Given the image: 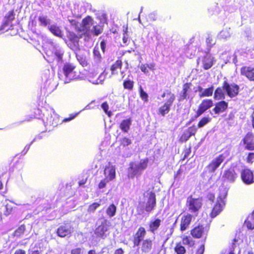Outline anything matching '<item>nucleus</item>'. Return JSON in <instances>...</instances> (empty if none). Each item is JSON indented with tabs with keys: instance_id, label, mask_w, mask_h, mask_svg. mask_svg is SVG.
<instances>
[{
	"instance_id": "obj_44",
	"label": "nucleus",
	"mask_w": 254,
	"mask_h": 254,
	"mask_svg": "<svg viewBox=\"0 0 254 254\" xmlns=\"http://www.w3.org/2000/svg\"><path fill=\"white\" fill-rule=\"evenodd\" d=\"M103 31V28L100 25H96L93 26V29L91 31L92 34L94 36H98L99 34H101Z\"/></svg>"
},
{
	"instance_id": "obj_40",
	"label": "nucleus",
	"mask_w": 254,
	"mask_h": 254,
	"mask_svg": "<svg viewBox=\"0 0 254 254\" xmlns=\"http://www.w3.org/2000/svg\"><path fill=\"white\" fill-rule=\"evenodd\" d=\"M211 121V118L209 117H203L202 118L197 124V127L201 128L208 124Z\"/></svg>"
},
{
	"instance_id": "obj_14",
	"label": "nucleus",
	"mask_w": 254,
	"mask_h": 254,
	"mask_svg": "<svg viewBox=\"0 0 254 254\" xmlns=\"http://www.w3.org/2000/svg\"><path fill=\"white\" fill-rule=\"evenodd\" d=\"M241 178L244 183L250 185L254 182V175L253 171L246 168L241 170Z\"/></svg>"
},
{
	"instance_id": "obj_60",
	"label": "nucleus",
	"mask_w": 254,
	"mask_h": 254,
	"mask_svg": "<svg viewBox=\"0 0 254 254\" xmlns=\"http://www.w3.org/2000/svg\"><path fill=\"white\" fill-rule=\"evenodd\" d=\"M42 251L40 249L37 248L36 249H34L33 250L28 251V254H41Z\"/></svg>"
},
{
	"instance_id": "obj_19",
	"label": "nucleus",
	"mask_w": 254,
	"mask_h": 254,
	"mask_svg": "<svg viewBox=\"0 0 254 254\" xmlns=\"http://www.w3.org/2000/svg\"><path fill=\"white\" fill-rule=\"evenodd\" d=\"M14 205L11 202L1 203L0 204V215L7 216L12 214L14 208Z\"/></svg>"
},
{
	"instance_id": "obj_16",
	"label": "nucleus",
	"mask_w": 254,
	"mask_h": 254,
	"mask_svg": "<svg viewBox=\"0 0 254 254\" xmlns=\"http://www.w3.org/2000/svg\"><path fill=\"white\" fill-rule=\"evenodd\" d=\"M193 216L190 213L183 215L180 220V230L183 232L188 229L192 220Z\"/></svg>"
},
{
	"instance_id": "obj_52",
	"label": "nucleus",
	"mask_w": 254,
	"mask_h": 254,
	"mask_svg": "<svg viewBox=\"0 0 254 254\" xmlns=\"http://www.w3.org/2000/svg\"><path fill=\"white\" fill-rule=\"evenodd\" d=\"M25 230V227L24 225L20 226L15 231V235H20L23 234Z\"/></svg>"
},
{
	"instance_id": "obj_22",
	"label": "nucleus",
	"mask_w": 254,
	"mask_h": 254,
	"mask_svg": "<svg viewBox=\"0 0 254 254\" xmlns=\"http://www.w3.org/2000/svg\"><path fill=\"white\" fill-rule=\"evenodd\" d=\"M228 108V103L224 100H222L215 104L212 112L213 114L218 115L225 112Z\"/></svg>"
},
{
	"instance_id": "obj_10",
	"label": "nucleus",
	"mask_w": 254,
	"mask_h": 254,
	"mask_svg": "<svg viewBox=\"0 0 254 254\" xmlns=\"http://www.w3.org/2000/svg\"><path fill=\"white\" fill-rule=\"evenodd\" d=\"M213 105V101L210 99H205L202 100L196 112L195 117L198 118Z\"/></svg>"
},
{
	"instance_id": "obj_28",
	"label": "nucleus",
	"mask_w": 254,
	"mask_h": 254,
	"mask_svg": "<svg viewBox=\"0 0 254 254\" xmlns=\"http://www.w3.org/2000/svg\"><path fill=\"white\" fill-rule=\"evenodd\" d=\"M82 37V34L76 35L73 32H68L67 34L68 40L75 47L78 46L79 40Z\"/></svg>"
},
{
	"instance_id": "obj_32",
	"label": "nucleus",
	"mask_w": 254,
	"mask_h": 254,
	"mask_svg": "<svg viewBox=\"0 0 254 254\" xmlns=\"http://www.w3.org/2000/svg\"><path fill=\"white\" fill-rule=\"evenodd\" d=\"M222 86L218 87L215 89L213 96L215 100H220L225 99V95Z\"/></svg>"
},
{
	"instance_id": "obj_23",
	"label": "nucleus",
	"mask_w": 254,
	"mask_h": 254,
	"mask_svg": "<svg viewBox=\"0 0 254 254\" xmlns=\"http://www.w3.org/2000/svg\"><path fill=\"white\" fill-rule=\"evenodd\" d=\"M92 26H93V20L91 16H87L82 20V31L84 32V34L88 35Z\"/></svg>"
},
{
	"instance_id": "obj_4",
	"label": "nucleus",
	"mask_w": 254,
	"mask_h": 254,
	"mask_svg": "<svg viewBox=\"0 0 254 254\" xmlns=\"http://www.w3.org/2000/svg\"><path fill=\"white\" fill-rule=\"evenodd\" d=\"M187 203L189 210L197 215L202 206V198H193L190 196L187 200Z\"/></svg>"
},
{
	"instance_id": "obj_18",
	"label": "nucleus",
	"mask_w": 254,
	"mask_h": 254,
	"mask_svg": "<svg viewBox=\"0 0 254 254\" xmlns=\"http://www.w3.org/2000/svg\"><path fill=\"white\" fill-rule=\"evenodd\" d=\"M197 131V128L194 125L191 127H189L182 134L179 141L181 142H186L189 138L192 136H194Z\"/></svg>"
},
{
	"instance_id": "obj_37",
	"label": "nucleus",
	"mask_w": 254,
	"mask_h": 254,
	"mask_svg": "<svg viewBox=\"0 0 254 254\" xmlns=\"http://www.w3.org/2000/svg\"><path fill=\"white\" fill-rule=\"evenodd\" d=\"M134 84V81L129 79L125 80L123 83L124 88L128 91H131L133 89Z\"/></svg>"
},
{
	"instance_id": "obj_30",
	"label": "nucleus",
	"mask_w": 254,
	"mask_h": 254,
	"mask_svg": "<svg viewBox=\"0 0 254 254\" xmlns=\"http://www.w3.org/2000/svg\"><path fill=\"white\" fill-rule=\"evenodd\" d=\"M131 123L132 120L131 118L123 120L120 124V128L123 132L127 133L130 129Z\"/></svg>"
},
{
	"instance_id": "obj_50",
	"label": "nucleus",
	"mask_w": 254,
	"mask_h": 254,
	"mask_svg": "<svg viewBox=\"0 0 254 254\" xmlns=\"http://www.w3.org/2000/svg\"><path fill=\"white\" fill-rule=\"evenodd\" d=\"M183 153H184V156L181 159L182 161L185 160L186 158H187L190 156V153H191V147L190 146L187 148L184 149L183 150Z\"/></svg>"
},
{
	"instance_id": "obj_2",
	"label": "nucleus",
	"mask_w": 254,
	"mask_h": 254,
	"mask_svg": "<svg viewBox=\"0 0 254 254\" xmlns=\"http://www.w3.org/2000/svg\"><path fill=\"white\" fill-rule=\"evenodd\" d=\"M63 73L66 78V82L80 78V72L73 64L66 63L63 67Z\"/></svg>"
},
{
	"instance_id": "obj_5",
	"label": "nucleus",
	"mask_w": 254,
	"mask_h": 254,
	"mask_svg": "<svg viewBox=\"0 0 254 254\" xmlns=\"http://www.w3.org/2000/svg\"><path fill=\"white\" fill-rule=\"evenodd\" d=\"M14 19L15 13L13 9L9 11L4 16L3 20L0 26V31L2 33L6 31L8 29V27L12 26V22Z\"/></svg>"
},
{
	"instance_id": "obj_24",
	"label": "nucleus",
	"mask_w": 254,
	"mask_h": 254,
	"mask_svg": "<svg viewBox=\"0 0 254 254\" xmlns=\"http://www.w3.org/2000/svg\"><path fill=\"white\" fill-rule=\"evenodd\" d=\"M237 177V175L235 170L233 169H229L224 171L222 175L223 181H226L230 183H233L235 181Z\"/></svg>"
},
{
	"instance_id": "obj_49",
	"label": "nucleus",
	"mask_w": 254,
	"mask_h": 254,
	"mask_svg": "<svg viewBox=\"0 0 254 254\" xmlns=\"http://www.w3.org/2000/svg\"><path fill=\"white\" fill-rule=\"evenodd\" d=\"M139 93L140 98L144 101H148V94L143 90L141 87L139 89Z\"/></svg>"
},
{
	"instance_id": "obj_13",
	"label": "nucleus",
	"mask_w": 254,
	"mask_h": 254,
	"mask_svg": "<svg viewBox=\"0 0 254 254\" xmlns=\"http://www.w3.org/2000/svg\"><path fill=\"white\" fill-rule=\"evenodd\" d=\"M202 67L204 70L210 69L214 64L216 60L215 58L210 54L203 56L200 59Z\"/></svg>"
},
{
	"instance_id": "obj_54",
	"label": "nucleus",
	"mask_w": 254,
	"mask_h": 254,
	"mask_svg": "<svg viewBox=\"0 0 254 254\" xmlns=\"http://www.w3.org/2000/svg\"><path fill=\"white\" fill-rule=\"evenodd\" d=\"M34 113L36 115H34L31 118H39L41 117L42 114V111L39 108L34 109Z\"/></svg>"
},
{
	"instance_id": "obj_20",
	"label": "nucleus",
	"mask_w": 254,
	"mask_h": 254,
	"mask_svg": "<svg viewBox=\"0 0 254 254\" xmlns=\"http://www.w3.org/2000/svg\"><path fill=\"white\" fill-rule=\"evenodd\" d=\"M149 197L145 206V210L147 212H151L155 208L156 205L155 193L151 191L149 192Z\"/></svg>"
},
{
	"instance_id": "obj_59",
	"label": "nucleus",
	"mask_w": 254,
	"mask_h": 254,
	"mask_svg": "<svg viewBox=\"0 0 254 254\" xmlns=\"http://www.w3.org/2000/svg\"><path fill=\"white\" fill-rule=\"evenodd\" d=\"M70 254H82L81 249L80 248H76L71 250Z\"/></svg>"
},
{
	"instance_id": "obj_64",
	"label": "nucleus",
	"mask_w": 254,
	"mask_h": 254,
	"mask_svg": "<svg viewBox=\"0 0 254 254\" xmlns=\"http://www.w3.org/2000/svg\"><path fill=\"white\" fill-rule=\"evenodd\" d=\"M124 251L122 248L117 249L114 253V254H123Z\"/></svg>"
},
{
	"instance_id": "obj_25",
	"label": "nucleus",
	"mask_w": 254,
	"mask_h": 254,
	"mask_svg": "<svg viewBox=\"0 0 254 254\" xmlns=\"http://www.w3.org/2000/svg\"><path fill=\"white\" fill-rule=\"evenodd\" d=\"M153 248V240L146 239L140 243V250L142 254H147L151 252Z\"/></svg>"
},
{
	"instance_id": "obj_7",
	"label": "nucleus",
	"mask_w": 254,
	"mask_h": 254,
	"mask_svg": "<svg viewBox=\"0 0 254 254\" xmlns=\"http://www.w3.org/2000/svg\"><path fill=\"white\" fill-rule=\"evenodd\" d=\"M222 88L226 91L227 95L230 98H233L237 96L240 89L238 85L235 83L230 84L227 80L223 82Z\"/></svg>"
},
{
	"instance_id": "obj_36",
	"label": "nucleus",
	"mask_w": 254,
	"mask_h": 254,
	"mask_svg": "<svg viewBox=\"0 0 254 254\" xmlns=\"http://www.w3.org/2000/svg\"><path fill=\"white\" fill-rule=\"evenodd\" d=\"M49 30L55 36L61 37L62 36V32L60 28L55 25H51L48 27Z\"/></svg>"
},
{
	"instance_id": "obj_27",
	"label": "nucleus",
	"mask_w": 254,
	"mask_h": 254,
	"mask_svg": "<svg viewBox=\"0 0 254 254\" xmlns=\"http://www.w3.org/2000/svg\"><path fill=\"white\" fill-rule=\"evenodd\" d=\"M161 220L159 218H156L151 220L148 224L149 231L152 233H154L158 230L161 226Z\"/></svg>"
},
{
	"instance_id": "obj_8",
	"label": "nucleus",
	"mask_w": 254,
	"mask_h": 254,
	"mask_svg": "<svg viewBox=\"0 0 254 254\" xmlns=\"http://www.w3.org/2000/svg\"><path fill=\"white\" fill-rule=\"evenodd\" d=\"M146 235L145 228L140 226L132 237V243L134 247L138 246L144 240V238Z\"/></svg>"
},
{
	"instance_id": "obj_46",
	"label": "nucleus",
	"mask_w": 254,
	"mask_h": 254,
	"mask_svg": "<svg viewBox=\"0 0 254 254\" xmlns=\"http://www.w3.org/2000/svg\"><path fill=\"white\" fill-rule=\"evenodd\" d=\"M132 143L131 140L127 137H124L120 140V145L125 147L129 145H130Z\"/></svg>"
},
{
	"instance_id": "obj_56",
	"label": "nucleus",
	"mask_w": 254,
	"mask_h": 254,
	"mask_svg": "<svg viewBox=\"0 0 254 254\" xmlns=\"http://www.w3.org/2000/svg\"><path fill=\"white\" fill-rule=\"evenodd\" d=\"M206 198L210 201L213 202L215 199V194L211 192H208L207 194Z\"/></svg>"
},
{
	"instance_id": "obj_15",
	"label": "nucleus",
	"mask_w": 254,
	"mask_h": 254,
	"mask_svg": "<svg viewBox=\"0 0 254 254\" xmlns=\"http://www.w3.org/2000/svg\"><path fill=\"white\" fill-rule=\"evenodd\" d=\"M72 232V228L67 224L60 226L57 230V235L61 238L69 237Z\"/></svg>"
},
{
	"instance_id": "obj_43",
	"label": "nucleus",
	"mask_w": 254,
	"mask_h": 254,
	"mask_svg": "<svg viewBox=\"0 0 254 254\" xmlns=\"http://www.w3.org/2000/svg\"><path fill=\"white\" fill-rule=\"evenodd\" d=\"M101 205L100 202H93L89 205L87 208V212L89 213H93Z\"/></svg>"
},
{
	"instance_id": "obj_41",
	"label": "nucleus",
	"mask_w": 254,
	"mask_h": 254,
	"mask_svg": "<svg viewBox=\"0 0 254 254\" xmlns=\"http://www.w3.org/2000/svg\"><path fill=\"white\" fill-rule=\"evenodd\" d=\"M245 225L250 230L254 229V218L253 217H249L245 221Z\"/></svg>"
},
{
	"instance_id": "obj_17",
	"label": "nucleus",
	"mask_w": 254,
	"mask_h": 254,
	"mask_svg": "<svg viewBox=\"0 0 254 254\" xmlns=\"http://www.w3.org/2000/svg\"><path fill=\"white\" fill-rule=\"evenodd\" d=\"M241 74L250 81H254V66H243L240 69Z\"/></svg>"
},
{
	"instance_id": "obj_57",
	"label": "nucleus",
	"mask_w": 254,
	"mask_h": 254,
	"mask_svg": "<svg viewBox=\"0 0 254 254\" xmlns=\"http://www.w3.org/2000/svg\"><path fill=\"white\" fill-rule=\"evenodd\" d=\"M206 43L207 46L209 47H212L213 45H214V42H213L212 38L211 37L208 36L206 39Z\"/></svg>"
},
{
	"instance_id": "obj_38",
	"label": "nucleus",
	"mask_w": 254,
	"mask_h": 254,
	"mask_svg": "<svg viewBox=\"0 0 254 254\" xmlns=\"http://www.w3.org/2000/svg\"><path fill=\"white\" fill-rule=\"evenodd\" d=\"M38 20L41 26H46L50 23V20L46 15H40L38 18Z\"/></svg>"
},
{
	"instance_id": "obj_42",
	"label": "nucleus",
	"mask_w": 254,
	"mask_h": 254,
	"mask_svg": "<svg viewBox=\"0 0 254 254\" xmlns=\"http://www.w3.org/2000/svg\"><path fill=\"white\" fill-rule=\"evenodd\" d=\"M182 241L184 244L188 245L190 247H192L194 245V241L192 240L190 237L188 236H185L182 238Z\"/></svg>"
},
{
	"instance_id": "obj_53",
	"label": "nucleus",
	"mask_w": 254,
	"mask_h": 254,
	"mask_svg": "<svg viewBox=\"0 0 254 254\" xmlns=\"http://www.w3.org/2000/svg\"><path fill=\"white\" fill-rule=\"evenodd\" d=\"M108 182V180H107V179H105L101 180V181L99 182L98 185V189H101L105 188Z\"/></svg>"
},
{
	"instance_id": "obj_58",
	"label": "nucleus",
	"mask_w": 254,
	"mask_h": 254,
	"mask_svg": "<svg viewBox=\"0 0 254 254\" xmlns=\"http://www.w3.org/2000/svg\"><path fill=\"white\" fill-rule=\"evenodd\" d=\"M205 250L204 244H203L197 249L195 254H203Z\"/></svg>"
},
{
	"instance_id": "obj_33",
	"label": "nucleus",
	"mask_w": 254,
	"mask_h": 254,
	"mask_svg": "<svg viewBox=\"0 0 254 254\" xmlns=\"http://www.w3.org/2000/svg\"><path fill=\"white\" fill-rule=\"evenodd\" d=\"M174 250L176 254H186L187 251L181 242L177 243L174 247Z\"/></svg>"
},
{
	"instance_id": "obj_6",
	"label": "nucleus",
	"mask_w": 254,
	"mask_h": 254,
	"mask_svg": "<svg viewBox=\"0 0 254 254\" xmlns=\"http://www.w3.org/2000/svg\"><path fill=\"white\" fill-rule=\"evenodd\" d=\"M190 232L191 236L195 239H200L204 237L206 239L208 234V230L205 227L200 224L191 229Z\"/></svg>"
},
{
	"instance_id": "obj_9",
	"label": "nucleus",
	"mask_w": 254,
	"mask_h": 254,
	"mask_svg": "<svg viewBox=\"0 0 254 254\" xmlns=\"http://www.w3.org/2000/svg\"><path fill=\"white\" fill-rule=\"evenodd\" d=\"M225 159L223 154H219L213 159L206 166V168L209 173H214L219 167Z\"/></svg>"
},
{
	"instance_id": "obj_26",
	"label": "nucleus",
	"mask_w": 254,
	"mask_h": 254,
	"mask_svg": "<svg viewBox=\"0 0 254 254\" xmlns=\"http://www.w3.org/2000/svg\"><path fill=\"white\" fill-rule=\"evenodd\" d=\"M141 174V172H140L136 167V164L133 162H130L128 168V178L129 179H133L135 176H140Z\"/></svg>"
},
{
	"instance_id": "obj_3",
	"label": "nucleus",
	"mask_w": 254,
	"mask_h": 254,
	"mask_svg": "<svg viewBox=\"0 0 254 254\" xmlns=\"http://www.w3.org/2000/svg\"><path fill=\"white\" fill-rule=\"evenodd\" d=\"M227 195V192L225 190L222 193L219 194L217 201L210 213V216L211 218L215 217L223 210L226 204L224 199L226 198Z\"/></svg>"
},
{
	"instance_id": "obj_1",
	"label": "nucleus",
	"mask_w": 254,
	"mask_h": 254,
	"mask_svg": "<svg viewBox=\"0 0 254 254\" xmlns=\"http://www.w3.org/2000/svg\"><path fill=\"white\" fill-rule=\"evenodd\" d=\"M166 96L167 97L168 99L158 109V115L163 117H164L169 113L176 98L175 94L169 90H166L161 95L162 98H164Z\"/></svg>"
},
{
	"instance_id": "obj_63",
	"label": "nucleus",
	"mask_w": 254,
	"mask_h": 254,
	"mask_svg": "<svg viewBox=\"0 0 254 254\" xmlns=\"http://www.w3.org/2000/svg\"><path fill=\"white\" fill-rule=\"evenodd\" d=\"M251 120H252V125L253 128H254V111L251 114Z\"/></svg>"
},
{
	"instance_id": "obj_29",
	"label": "nucleus",
	"mask_w": 254,
	"mask_h": 254,
	"mask_svg": "<svg viewBox=\"0 0 254 254\" xmlns=\"http://www.w3.org/2000/svg\"><path fill=\"white\" fill-rule=\"evenodd\" d=\"M123 62L121 59H118L113 64H112L110 67L111 74L117 75L118 74V71L122 68Z\"/></svg>"
},
{
	"instance_id": "obj_55",
	"label": "nucleus",
	"mask_w": 254,
	"mask_h": 254,
	"mask_svg": "<svg viewBox=\"0 0 254 254\" xmlns=\"http://www.w3.org/2000/svg\"><path fill=\"white\" fill-rule=\"evenodd\" d=\"M254 152H249L247 157V161L249 163L252 164L254 162Z\"/></svg>"
},
{
	"instance_id": "obj_35",
	"label": "nucleus",
	"mask_w": 254,
	"mask_h": 254,
	"mask_svg": "<svg viewBox=\"0 0 254 254\" xmlns=\"http://www.w3.org/2000/svg\"><path fill=\"white\" fill-rule=\"evenodd\" d=\"M117 211V207L115 205L112 203L109 205L106 209V212L107 215L110 217H113L115 215Z\"/></svg>"
},
{
	"instance_id": "obj_48",
	"label": "nucleus",
	"mask_w": 254,
	"mask_h": 254,
	"mask_svg": "<svg viewBox=\"0 0 254 254\" xmlns=\"http://www.w3.org/2000/svg\"><path fill=\"white\" fill-rule=\"evenodd\" d=\"M108 177L109 178V180H112L115 178L116 171L114 167L112 166L109 168Z\"/></svg>"
},
{
	"instance_id": "obj_31",
	"label": "nucleus",
	"mask_w": 254,
	"mask_h": 254,
	"mask_svg": "<svg viewBox=\"0 0 254 254\" xmlns=\"http://www.w3.org/2000/svg\"><path fill=\"white\" fill-rule=\"evenodd\" d=\"M139 67L141 71L145 74L148 73L149 69L152 71H154L156 69V64L154 63L141 64Z\"/></svg>"
},
{
	"instance_id": "obj_47",
	"label": "nucleus",
	"mask_w": 254,
	"mask_h": 254,
	"mask_svg": "<svg viewBox=\"0 0 254 254\" xmlns=\"http://www.w3.org/2000/svg\"><path fill=\"white\" fill-rule=\"evenodd\" d=\"M102 108L103 109L105 113L109 117H111L112 112L109 111V105L107 102H103L101 105Z\"/></svg>"
},
{
	"instance_id": "obj_51",
	"label": "nucleus",
	"mask_w": 254,
	"mask_h": 254,
	"mask_svg": "<svg viewBox=\"0 0 254 254\" xmlns=\"http://www.w3.org/2000/svg\"><path fill=\"white\" fill-rule=\"evenodd\" d=\"M234 118H235L234 113L233 112H231L229 113L227 117L225 118L224 120L227 123L230 124L234 120Z\"/></svg>"
},
{
	"instance_id": "obj_62",
	"label": "nucleus",
	"mask_w": 254,
	"mask_h": 254,
	"mask_svg": "<svg viewBox=\"0 0 254 254\" xmlns=\"http://www.w3.org/2000/svg\"><path fill=\"white\" fill-rule=\"evenodd\" d=\"M14 254H26V251L23 249H18L15 251Z\"/></svg>"
},
{
	"instance_id": "obj_61",
	"label": "nucleus",
	"mask_w": 254,
	"mask_h": 254,
	"mask_svg": "<svg viewBox=\"0 0 254 254\" xmlns=\"http://www.w3.org/2000/svg\"><path fill=\"white\" fill-rule=\"evenodd\" d=\"M127 29H126V31H125L124 35L123 37V42L124 44H127V43L128 41V37L127 36Z\"/></svg>"
},
{
	"instance_id": "obj_11",
	"label": "nucleus",
	"mask_w": 254,
	"mask_h": 254,
	"mask_svg": "<svg viewBox=\"0 0 254 254\" xmlns=\"http://www.w3.org/2000/svg\"><path fill=\"white\" fill-rule=\"evenodd\" d=\"M241 143L246 150H254V134L252 132H247L242 139Z\"/></svg>"
},
{
	"instance_id": "obj_45",
	"label": "nucleus",
	"mask_w": 254,
	"mask_h": 254,
	"mask_svg": "<svg viewBox=\"0 0 254 254\" xmlns=\"http://www.w3.org/2000/svg\"><path fill=\"white\" fill-rule=\"evenodd\" d=\"M53 53L58 62L63 61V56L64 53L63 51L56 49Z\"/></svg>"
},
{
	"instance_id": "obj_21",
	"label": "nucleus",
	"mask_w": 254,
	"mask_h": 254,
	"mask_svg": "<svg viewBox=\"0 0 254 254\" xmlns=\"http://www.w3.org/2000/svg\"><path fill=\"white\" fill-rule=\"evenodd\" d=\"M191 86L192 83L191 82H186L183 84L182 90L178 97V100L179 101L188 99L189 98L190 93L191 91Z\"/></svg>"
},
{
	"instance_id": "obj_12",
	"label": "nucleus",
	"mask_w": 254,
	"mask_h": 254,
	"mask_svg": "<svg viewBox=\"0 0 254 254\" xmlns=\"http://www.w3.org/2000/svg\"><path fill=\"white\" fill-rule=\"evenodd\" d=\"M110 222L107 219H104L100 225L97 226L94 232L96 237L103 238L105 233L108 230Z\"/></svg>"
},
{
	"instance_id": "obj_34",
	"label": "nucleus",
	"mask_w": 254,
	"mask_h": 254,
	"mask_svg": "<svg viewBox=\"0 0 254 254\" xmlns=\"http://www.w3.org/2000/svg\"><path fill=\"white\" fill-rule=\"evenodd\" d=\"M149 159L148 158H145L140 160L138 164L136 165V167L137 168L138 170L141 172L142 170H145L148 166V163Z\"/></svg>"
},
{
	"instance_id": "obj_39",
	"label": "nucleus",
	"mask_w": 254,
	"mask_h": 254,
	"mask_svg": "<svg viewBox=\"0 0 254 254\" xmlns=\"http://www.w3.org/2000/svg\"><path fill=\"white\" fill-rule=\"evenodd\" d=\"M213 92V86L212 85L210 87L206 88L204 91L199 94L200 97H210L212 95Z\"/></svg>"
}]
</instances>
